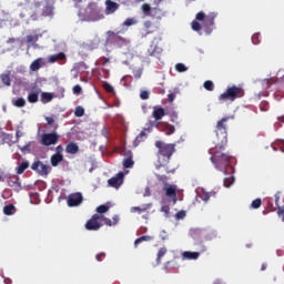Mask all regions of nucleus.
Segmentation results:
<instances>
[{"mask_svg":"<svg viewBox=\"0 0 284 284\" xmlns=\"http://www.w3.org/2000/svg\"><path fill=\"white\" fill-rule=\"evenodd\" d=\"M100 223H104V225L112 227V225H116L119 223V215H114L112 220L100 215Z\"/></svg>","mask_w":284,"mask_h":284,"instance_id":"16","label":"nucleus"},{"mask_svg":"<svg viewBox=\"0 0 284 284\" xmlns=\"http://www.w3.org/2000/svg\"><path fill=\"white\" fill-rule=\"evenodd\" d=\"M278 216H282V221H284V206L277 209Z\"/></svg>","mask_w":284,"mask_h":284,"instance_id":"62","label":"nucleus"},{"mask_svg":"<svg viewBox=\"0 0 284 284\" xmlns=\"http://www.w3.org/2000/svg\"><path fill=\"white\" fill-rule=\"evenodd\" d=\"M9 187H12L13 190H19L21 187V182L19 181V176L11 178L8 181Z\"/></svg>","mask_w":284,"mask_h":284,"instance_id":"26","label":"nucleus"},{"mask_svg":"<svg viewBox=\"0 0 284 284\" xmlns=\"http://www.w3.org/2000/svg\"><path fill=\"white\" fill-rule=\"evenodd\" d=\"M207 16H205V13L203 11H200L199 13H196L195 19L196 21H204L206 19Z\"/></svg>","mask_w":284,"mask_h":284,"instance_id":"48","label":"nucleus"},{"mask_svg":"<svg viewBox=\"0 0 284 284\" xmlns=\"http://www.w3.org/2000/svg\"><path fill=\"white\" fill-rule=\"evenodd\" d=\"M183 256H184V258H187L189 261H196V258H199V256H201V253L186 251L183 253Z\"/></svg>","mask_w":284,"mask_h":284,"instance_id":"29","label":"nucleus"},{"mask_svg":"<svg viewBox=\"0 0 284 284\" xmlns=\"http://www.w3.org/2000/svg\"><path fill=\"white\" fill-rule=\"evenodd\" d=\"M161 212H164V214H170V206L169 205H163L161 207Z\"/></svg>","mask_w":284,"mask_h":284,"instance_id":"63","label":"nucleus"},{"mask_svg":"<svg viewBox=\"0 0 284 284\" xmlns=\"http://www.w3.org/2000/svg\"><path fill=\"white\" fill-rule=\"evenodd\" d=\"M252 43H254V45H258L261 43V33H254L252 36Z\"/></svg>","mask_w":284,"mask_h":284,"instance_id":"43","label":"nucleus"},{"mask_svg":"<svg viewBox=\"0 0 284 284\" xmlns=\"http://www.w3.org/2000/svg\"><path fill=\"white\" fill-rule=\"evenodd\" d=\"M123 26H126L128 28H130V26H136V19L134 18H128L124 22Z\"/></svg>","mask_w":284,"mask_h":284,"instance_id":"46","label":"nucleus"},{"mask_svg":"<svg viewBox=\"0 0 284 284\" xmlns=\"http://www.w3.org/2000/svg\"><path fill=\"white\" fill-rule=\"evenodd\" d=\"M227 121L230 118H222L215 126L216 140L214 143H227Z\"/></svg>","mask_w":284,"mask_h":284,"instance_id":"4","label":"nucleus"},{"mask_svg":"<svg viewBox=\"0 0 284 284\" xmlns=\"http://www.w3.org/2000/svg\"><path fill=\"white\" fill-rule=\"evenodd\" d=\"M103 227V224L101 223V215L93 214L92 217L85 223V230L89 232H97Z\"/></svg>","mask_w":284,"mask_h":284,"instance_id":"7","label":"nucleus"},{"mask_svg":"<svg viewBox=\"0 0 284 284\" xmlns=\"http://www.w3.org/2000/svg\"><path fill=\"white\" fill-rule=\"evenodd\" d=\"M142 75H143V69H135V70H133L134 79H141Z\"/></svg>","mask_w":284,"mask_h":284,"instance_id":"49","label":"nucleus"},{"mask_svg":"<svg viewBox=\"0 0 284 284\" xmlns=\"http://www.w3.org/2000/svg\"><path fill=\"white\" fill-rule=\"evenodd\" d=\"M212 196L215 199L216 197V192H205V190H202L200 193V199L204 201V203H207Z\"/></svg>","mask_w":284,"mask_h":284,"instance_id":"23","label":"nucleus"},{"mask_svg":"<svg viewBox=\"0 0 284 284\" xmlns=\"http://www.w3.org/2000/svg\"><path fill=\"white\" fill-rule=\"evenodd\" d=\"M69 207H77L83 203V195L81 193H72L67 201Z\"/></svg>","mask_w":284,"mask_h":284,"instance_id":"9","label":"nucleus"},{"mask_svg":"<svg viewBox=\"0 0 284 284\" xmlns=\"http://www.w3.org/2000/svg\"><path fill=\"white\" fill-rule=\"evenodd\" d=\"M37 41H39L38 34L27 36V43H37Z\"/></svg>","mask_w":284,"mask_h":284,"instance_id":"45","label":"nucleus"},{"mask_svg":"<svg viewBox=\"0 0 284 284\" xmlns=\"http://www.w3.org/2000/svg\"><path fill=\"white\" fill-rule=\"evenodd\" d=\"M172 123H179V114L176 112L171 113Z\"/></svg>","mask_w":284,"mask_h":284,"instance_id":"55","label":"nucleus"},{"mask_svg":"<svg viewBox=\"0 0 284 284\" xmlns=\"http://www.w3.org/2000/svg\"><path fill=\"white\" fill-rule=\"evenodd\" d=\"M120 34V31H106V41L108 43H112L113 45H119V48L123 45H128L130 43V40L128 38H123Z\"/></svg>","mask_w":284,"mask_h":284,"instance_id":"5","label":"nucleus"},{"mask_svg":"<svg viewBox=\"0 0 284 284\" xmlns=\"http://www.w3.org/2000/svg\"><path fill=\"white\" fill-rule=\"evenodd\" d=\"M124 176H125V174L123 172H119L115 176L109 179L108 183H109L110 187H115L116 190H119V187H121V185H123Z\"/></svg>","mask_w":284,"mask_h":284,"instance_id":"10","label":"nucleus"},{"mask_svg":"<svg viewBox=\"0 0 284 284\" xmlns=\"http://www.w3.org/2000/svg\"><path fill=\"white\" fill-rule=\"evenodd\" d=\"M174 99H176V92H171V93L168 94L169 103L174 102Z\"/></svg>","mask_w":284,"mask_h":284,"instance_id":"54","label":"nucleus"},{"mask_svg":"<svg viewBox=\"0 0 284 284\" xmlns=\"http://www.w3.org/2000/svg\"><path fill=\"white\" fill-rule=\"evenodd\" d=\"M59 139H61V136L57 132L43 133L41 135L40 143L45 148H50V145H57L59 143Z\"/></svg>","mask_w":284,"mask_h":284,"instance_id":"6","label":"nucleus"},{"mask_svg":"<svg viewBox=\"0 0 284 284\" xmlns=\"http://www.w3.org/2000/svg\"><path fill=\"white\" fill-rule=\"evenodd\" d=\"M165 254H168V248L166 247H162L159 250L158 252V263H161V258H163L165 256Z\"/></svg>","mask_w":284,"mask_h":284,"instance_id":"34","label":"nucleus"},{"mask_svg":"<svg viewBox=\"0 0 284 284\" xmlns=\"http://www.w3.org/2000/svg\"><path fill=\"white\" fill-rule=\"evenodd\" d=\"M82 91L81 85L77 84L73 87V94H79Z\"/></svg>","mask_w":284,"mask_h":284,"instance_id":"61","label":"nucleus"},{"mask_svg":"<svg viewBox=\"0 0 284 284\" xmlns=\"http://www.w3.org/2000/svg\"><path fill=\"white\" fill-rule=\"evenodd\" d=\"M140 99H142V101H146V99H150V92L141 91Z\"/></svg>","mask_w":284,"mask_h":284,"instance_id":"52","label":"nucleus"},{"mask_svg":"<svg viewBox=\"0 0 284 284\" xmlns=\"http://www.w3.org/2000/svg\"><path fill=\"white\" fill-rule=\"evenodd\" d=\"M204 88L209 91V92H214V82H212V80H206L204 82Z\"/></svg>","mask_w":284,"mask_h":284,"instance_id":"36","label":"nucleus"},{"mask_svg":"<svg viewBox=\"0 0 284 284\" xmlns=\"http://www.w3.org/2000/svg\"><path fill=\"white\" fill-rule=\"evenodd\" d=\"M0 79H1V81H2V83H3L4 85H10V83H11V80H10V71H9L8 73H2V74L0 75Z\"/></svg>","mask_w":284,"mask_h":284,"instance_id":"32","label":"nucleus"},{"mask_svg":"<svg viewBox=\"0 0 284 284\" xmlns=\"http://www.w3.org/2000/svg\"><path fill=\"white\" fill-rule=\"evenodd\" d=\"M39 94H41V89H37L36 91L28 94V102L29 103H38Z\"/></svg>","mask_w":284,"mask_h":284,"instance_id":"22","label":"nucleus"},{"mask_svg":"<svg viewBox=\"0 0 284 284\" xmlns=\"http://www.w3.org/2000/svg\"><path fill=\"white\" fill-rule=\"evenodd\" d=\"M50 161H51L52 168H57L59 165V163H63V154L55 153V154L51 155Z\"/></svg>","mask_w":284,"mask_h":284,"instance_id":"21","label":"nucleus"},{"mask_svg":"<svg viewBox=\"0 0 284 284\" xmlns=\"http://www.w3.org/2000/svg\"><path fill=\"white\" fill-rule=\"evenodd\" d=\"M3 214H6V216H12V214H17V207L14 206V204H8L3 207Z\"/></svg>","mask_w":284,"mask_h":284,"instance_id":"27","label":"nucleus"},{"mask_svg":"<svg viewBox=\"0 0 284 284\" xmlns=\"http://www.w3.org/2000/svg\"><path fill=\"white\" fill-rule=\"evenodd\" d=\"M104 258H105L104 252H102L95 256V260L98 261V263H101V261H103Z\"/></svg>","mask_w":284,"mask_h":284,"instance_id":"57","label":"nucleus"},{"mask_svg":"<svg viewBox=\"0 0 284 284\" xmlns=\"http://www.w3.org/2000/svg\"><path fill=\"white\" fill-rule=\"evenodd\" d=\"M52 99H54V97L52 95V93L42 92V94H41V101H42V103H50V101H52Z\"/></svg>","mask_w":284,"mask_h":284,"instance_id":"31","label":"nucleus"},{"mask_svg":"<svg viewBox=\"0 0 284 284\" xmlns=\"http://www.w3.org/2000/svg\"><path fill=\"white\" fill-rule=\"evenodd\" d=\"M145 210H148L146 207H141V206H133L131 207V212L135 213L138 212V214H143V212H145Z\"/></svg>","mask_w":284,"mask_h":284,"instance_id":"47","label":"nucleus"},{"mask_svg":"<svg viewBox=\"0 0 284 284\" xmlns=\"http://www.w3.org/2000/svg\"><path fill=\"white\" fill-rule=\"evenodd\" d=\"M156 179L161 183H168V176L166 175H156Z\"/></svg>","mask_w":284,"mask_h":284,"instance_id":"58","label":"nucleus"},{"mask_svg":"<svg viewBox=\"0 0 284 284\" xmlns=\"http://www.w3.org/2000/svg\"><path fill=\"white\" fill-rule=\"evenodd\" d=\"M143 241H152V236L143 235V236L136 239L134 242L135 247H136V245L143 243Z\"/></svg>","mask_w":284,"mask_h":284,"instance_id":"35","label":"nucleus"},{"mask_svg":"<svg viewBox=\"0 0 284 284\" xmlns=\"http://www.w3.org/2000/svg\"><path fill=\"white\" fill-rule=\"evenodd\" d=\"M191 26H192V30H194V32H201V30H202V26H201V23H199V21H196V20H194L192 23H191Z\"/></svg>","mask_w":284,"mask_h":284,"instance_id":"41","label":"nucleus"},{"mask_svg":"<svg viewBox=\"0 0 284 284\" xmlns=\"http://www.w3.org/2000/svg\"><path fill=\"white\" fill-rule=\"evenodd\" d=\"M108 210H110V206H108L105 204H102L97 207L98 214H105V212H108Z\"/></svg>","mask_w":284,"mask_h":284,"instance_id":"42","label":"nucleus"},{"mask_svg":"<svg viewBox=\"0 0 284 284\" xmlns=\"http://www.w3.org/2000/svg\"><path fill=\"white\" fill-rule=\"evenodd\" d=\"M176 72H187V67L183 63H176L175 64Z\"/></svg>","mask_w":284,"mask_h":284,"instance_id":"44","label":"nucleus"},{"mask_svg":"<svg viewBox=\"0 0 284 284\" xmlns=\"http://www.w3.org/2000/svg\"><path fill=\"white\" fill-rule=\"evenodd\" d=\"M99 43H101V40L99 38H95L92 42V48L93 49H97L99 48Z\"/></svg>","mask_w":284,"mask_h":284,"instance_id":"60","label":"nucleus"},{"mask_svg":"<svg viewBox=\"0 0 284 284\" xmlns=\"http://www.w3.org/2000/svg\"><path fill=\"white\" fill-rule=\"evenodd\" d=\"M152 116H153V119H155V121H161V119H163V116H165V109L164 108H154V110L152 112Z\"/></svg>","mask_w":284,"mask_h":284,"instance_id":"19","label":"nucleus"},{"mask_svg":"<svg viewBox=\"0 0 284 284\" xmlns=\"http://www.w3.org/2000/svg\"><path fill=\"white\" fill-rule=\"evenodd\" d=\"M134 166V160L132 159V151L125 153V159L123 160V168L125 170Z\"/></svg>","mask_w":284,"mask_h":284,"instance_id":"18","label":"nucleus"},{"mask_svg":"<svg viewBox=\"0 0 284 284\" xmlns=\"http://www.w3.org/2000/svg\"><path fill=\"white\" fill-rule=\"evenodd\" d=\"M216 17H219V13L210 12L204 20L203 28H205L209 34L212 32V28H214V19H216Z\"/></svg>","mask_w":284,"mask_h":284,"instance_id":"11","label":"nucleus"},{"mask_svg":"<svg viewBox=\"0 0 284 284\" xmlns=\"http://www.w3.org/2000/svg\"><path fill=\"white\" fill-rule=\"evenodd\" d=\"M164 192L169 199H172V201L176 203V185L165 184Z\"/></svg>","mask_w":284,"mask_h":284,"instance_id":"12","label":"nucleus"},{"mask_svg":"<svg viewBox=\"0 0 284 284\" xmlns=\"http://www.w3.org/2000/svg\"><path fill=\"white\" fill-rule=\"evenodd\" d=\"M245 97V91L241 87L232 85L226 89V91L219 97V101H236Z\"/></svg>","mask_w":284,"mask_h":284,"instance_id":"3","label":"nucleus"},{"mask_svg":"<svg viewBox=\"0 0 284 284\" xmlns=\"http://www.w3.org/2000/svg\"><path fill=\"white\" fill-rule=\"evenodd\" d=\"M31 170L38 172L40 176H48V174H50L52 171V168L41 161H36L32 163Z\"/></svg>","mask_w":284,"mask_h":284,"instance_id":"8","label":"nucleus"},{"mask_svg":"<svg viewBox=\"0 0 284 284\" xmlns=\"http://www.w3.org/2000/svg\"><path fill=\"white\" fill-rule=\"evenodd\" d=\"M278 83V78H270L261 81L262 90H270L272 85Z\"/></svg>","mask_w":284,"mask_h":284,"instance_id":"15","label":"nucleus"},{"mask_svg":"<svg viewBox=\"0 0 284 284\" xmlns=\"http://www.w3.org/2000/svg\"><path fill=\"white\" fill-rule=\"evenodd\" d=\"M142 12L146 16V17H152V14H158L159 12H161V9L159 8H153L150 7V4L144 3L142 4Z\"/></svg>","mask_w":284,"mask_h":284,"instance_id":"14","label":"nucleus"},{"mask_svg":"<svg viewBox=\"0 0 284 284\" xmlns=\"http://www.w3.org/2000/svg\"><path fill=\"white\" fill-rule=\"evenodd\" d=\"M13 105L16 108H26V99L18 98L17 100H13Z\"/></svg>","mask_w":284,"mask_h":284,"instance_id":"33","label":"nucleus"},{"mask_svg":"<svg viewBox=\"0 0 284 284\" xmlns=\"http://www.w3.org/2000/svg\"><path fill=\"white\" fill-rule=\"evenodd\" d=\"M232 183H234V180L232 178L224 179V187H231Z\"/></svg>","mask_w":284,"mask_h":284,"instance_id":"51","label":"nucleus"},{"mask_svg":"<svg viewBox=\"0 0 284 284\" xmlns=\"http://www.w3.org/2000/svg\"><path fill=\"white\" fill-rule=\"evenodd\" d=\"M54 14V8L50 4L42 6V17H52Z\"/></svg>","mask_w":284,"mask_h":284,"instance_id":"25","label":"nucleus"},{"mask_svg":"<svg viewBox=\"0 0 284 284\" xmlns=\"http://www.w3.org/2000/svg\"><path fill=\"white\" fill-rule=\"evenodd\" d=\"M154 52H156V45L151 44V47L149 49L150 57H154Z\"/></svg>","mask_w":284,"mask_h":284,"instance_id":"59","label":"nucleus"},{"mask_svg":"<svg viewBox=\"0 0 284 284\" xmlns=\"http://www.w3.org/2000/svg\"><path fill=\"white\" fill-rule=\"evenodd\" d=\"M103 89L105 90V92L112 93L114 92V87H112L110 83L105 82L103 84Z\"/></svg>","mask_w":284,"mask_h":284,"instance_id":"50","label":"nucleus"},{"mask_svg":"<svg viewBox=\"0 0 284 284\" xmlns=\"http://www.w3.org/2000/svg\"><path fill=\"white\" fill-rule=\"evenodd\" d=\"M260 110H261V112H267L270 110V102L262 101L260 103Z\"/></svg>","mask_w":284,"mask_h":284,"instance_id":"40","label":"nucleus"},{"mask_svg":"<svg viewBox=\"0 0 284 284\" xmlns=\"http://www.w3.org/2000/svg\"><path fill=\"white\" fill-rule=\"evenodd\" d=\"M43 65H45V61L43 60V58H38L31 62L30 70L31 72H37L38 70H41Z\"/></svg>","mask_w":284,"mask_h":284,"instance_id":"13","label":"nucleus"},{"mask_svg":"<svg viewBox=\"0 0 284 284\" xmlns=\"http://www.w3.org/2000/svg\"><path fill=\"white\" fill-rule=\"evenodd\" d=\"M105 6H106L108 14H114V12H116L119 10V3H116L112 0H106Z\"/></svg>","mask_w":284,"mask_h":284,"instance_id":"17","label":"nucleus"},{"mask_svg":"<svg viewBox=\"0 0 284 284\" xmlns=\"http://www.w3.org/2000/svg\"><path fill=\"white\" fill-rule=\"evenodd\" d=\"M155 148L158 149V163L159 168H165L172 159V154L176 152V144L156 141Z\"/></svg>","mask_w":284,"mask_h":284,"instance_id":"2","label":"nucleus"},{"mask_svg":"<svg viewBox=\"0 0 284 284\" xmlns=\"http://www.w3.org/2000/svg\"><path fill=\"white\" fill-rule=\"evenodd\" d=\"M85 114V109L83 106H77L74 111V116L81 118Z\"/></svg>","mask_w":284,"mask_h":284,"instance_id":"38","label":"nucleus"},{"mask_svg":"<svg viewBox=\"0 0 284 284\" xmlns=\"http://www.w3.org/2000/svg\"><path fill=\"white\" fill-rule=\"evenodd\" d=\"M277 145L282 152H284V140L277 141Z\"/></svg>","mask_w":284,"mask_h":284,"instance_id":"64","label":"nucleus"},{"mask_svg":"<svg viewBox=\"0 0 284 284\" xmlns=\"http://www.w3.org/2000/svg\"><path fill=\"white\" fill-rule=\"evenodd\" d=\"M67 57L63 52L52 54L49 57V63H57V61H64L65 62Z\"/></svg>","mask_w":284,"mask_h":284,"instance_id":"20","label":"nucleus"},{"mask_svg":"<svg viewBox=\"0 0 284 284\" xmlns=\"http://www.w3.org/2000/svg\"><path fill=\"white\" fill-rule=\"evenodd\" d=\"M225 145H227V143L216 142L215 148L210 150L211 161L216 170L223 171L225 168H230L232 155L225 153Z\"/></svg>","mask_w":284,"mask_h":284,"instance_id":"1","label":"nucleus"},{"mask_svg":"<svg viewBox=\"0 0 284 284\" xmlns=\"http://www.w3.org/2000/svg\"><path fill=\"white\" fill-rule=\"evenodd\" d=\"M184 216H185V211H180L175 214V219H178V221H181Z\"/></svg>","mask_w":284,"mask_h":284,"instance_id":"56","label":"nucleus"},{"mask_svg":"<svg viewBox=\"0 0 284 284\" xmlns=\"http://www.w3.org/2000/svg\"><path fill=\"white\" fill-rule=\"evenodd\" d=\"M65 152L68 154H78L79 145L74 142H70L69 144H67Z\"/></svg>","mask_w":284,"mask_h":284,"instance_id":"24","label":"nucleus"},{"mask_svg":"<svg viewBox=\"0 0 284 284\" xmlns=\"http://www.w3.org/2000/svg\"><path fill=\"white\" fill-rule=\"evenodd\" d=\"M143 26H144V29L146 30V32L144 33V37H146L148 34H152L153 31H149V29L152 28V21L150 20L144 21Z\"/></svg>","mask_w":284,"mask_h":284,"instance_id":"39","label":"nucleus"},{"mask_svg":"<svg viewBox=\"0 0 284 284\" xmlns=\"http://www.w3.org/2000/svg\"><path fill=\"white\" fill-rule=\"evenodd\" d=\"M30 168V163L28 161L21 162L17 168L16 172L17 174H23Z\"/></svg>","mask_w":284,"mask_h":284,"instance_id":"28","label":"nucleus"},{"mask_svg":"<svg viewBox=\"0 0 284 284\" xmlns=\"http://www.w3.org/2000/svg\"><path fill=\"white\" fill-rule=\"evenodd\" d=\"M44 119L50 128H53V130H59V124L54 121V118L45 116Z\"/></svg>","mask_w":284,"mask_h":284,"instance_id":"30","label":"nucleus"},{"mask_svg":"<svg viewBox=\"0 0 284 284\" xmlns=\"http://www.w3.org/2000/svg\"><path fill=\"white\" fill-rule=\"evenodd\" d=\"M100 65H108L110 63V58L102 57L99 59Z\"/></svg>","mask_w":284,"mask_h":284,"instance_id":"53","label":"nucleus"},{"mask_svg":"<svg viewBox=\"0 0 284 284\" xmlns=\"http://www.w3.org/2000/svg\"><path fill=\"white\" fill-rule=\"evenodd\" d=\"M261 205H263V201L261 199H255L252 203H251V207L253 210H258V207H261Z\"/></svg>","mask_w":284,"mask_h":284,"instance_id":"37","label":"nucleus"}]
</instances>
